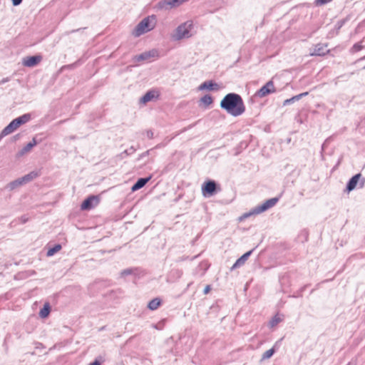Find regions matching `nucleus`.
I'll return each instance as SVG.
<instances>
[{
	"label": "nucleus",
	"mask_w": 365,
	"mask_h": 365,
	"mask_svg": "<svg viewBox=\"0 0 365 365\" xmlns=\"http://www.w3.org/2000/svg\"><path fill=\"white\" fill-rule=\"evenodd\" d=\"M220 107L232 116H239L245 110L242 97L237 93L227 94L220 102Z\"/></svg>",
	"instance_id": "1"
},
{
	"label": "nucleus",
	"mask_w": 365,
	"mask_h": 365,
	"mask_svg": "<svg viewBox=\"0 0 365 365\" xmlns=\"http://www.w3.org/2000/svg\"><path fill=\"white\" fill-rule=\"evenodd\" d=\"M193 27L192 21H187L179 25L175 30L174 34L172 35L173 39L179 41L182 38H188L192 36L190 33Z\"/></svg>",
	"instance_id": "2"
},
{
	"label": "nucleus",
	"mask_w": 365,
	"mask_h": 365,
	"mask_svg": "<svg viewBox=\"0 0 365 365\" xmlns=\"http://www.w3.org/2000/svg\"><path fill=\"white\" fill-rule=\"evenodd\" d=\"M31 115L29 113L24 114L23 115L13 120L4 129L1 131V136H6L15 130H16L21 125L24 124L29 121Z\"/></svg>",
	"instance_id": "3"
},
{
	"label": "nucleus",
	"mask_w": 365,
	"mask_h": 365,
	"mask_svg": "<svg viewBox=\"0 0 365 365\" xmlns=\"http://www.w3.org/2000/svg\"><path fill=\"white\" fill-rule=\"evenodd\" d=\"M278 201V198L273 197L271 199H269L266 200L264 202H263L262 205H258L253 208L250 212L245 214V217H248L252 215H258L260 214L268 209L276 205V203Z\"/></svg>",
	"instance_id": "4"
},
{
	"label": "nucleus",
	"mask_w": 365,
	"mask_h": 365,
	"mask_svg": "<svg viewBox=\"0 0 365 365\" xmlns=\"http://www.w3.org/2000/svg\"><path fill=\"white\" fill-rule=\"evenodd\" d=\"M150 20L149 17L143 19L134 29L133 34L138 37L140 35L152 30L154 28L155 24Z\"/></svg>",
	"instance_id": "5"
},
{
	"label": "nucleus",
	"mask_w": 365,
	"mask_h": 365,
	"mask_svg": "<svg viewBox=\"0 0 365 365\" xmlns=\"http://www.w3.org/2000/svg\"><path fill=\"white\" fill-rule=\"evenodd\" d=\"M220 190L219 185L212 180L205 181L202 185V194L205 197H211Z\"/></svg>",
	"instance_id": "6"
},
{
	"label": "nucleus",
	"mask_w": 365,
	"mask_h": 365,
	"mask_svg": "<svg viewBox=\"0 0 365 365\" xmlns=\"http://www.w3.org/2000/svg\"><path fill=\"white\" fill-rule=\"evenodd\" d=\"M276 91L274 85L272 81H269L264 86H263L257 92L256 96L259 98H264L270 93Z\"/></svg>",
	"instance_id": "7"
},
{
	"label": "nucleus",
	"mask_w": 365,
	"mask_h": 365,
	"mask_svg": "<svg viewBox=\"0 0 365 365\" xmlns=\"http://www.w3.org/2000/svg\"><path fill=\"white\" fill-rule=\"evenodd\" d=\"M182 0H163L158 3V7L161 9L168 10L179 6Z\"/></svg>",
	"instance_id": "8"
},
{
	"label": "nucleus",
	"mask_w": 365,
	"mask_h": 365,
	"mask_svg": "<svg viewBox=\"0 0 365 365\" xmlns=\"http://www.w3.org/2000/svg\"><path fill=\"white\" fill-rule=\"evenodd\" d=\"M94 202L95 205H96L98 202V197L95 195L89 196L83 202V203L81 205V208L83 210H91L94 207Z\"/></svg>",
	"instance_id": "9"
},
{
	"label": "nucleus",
	"mask_w": 365,
	"mask_h": 365,
	"mask_svg": "<svg viewBox=\"0 0 365 365\" xmlns=\"http://www.w3.org/2000/svg\"><path fill=\"white\" fill-rule=\"evenodd\" d=\"M41 61V56H29L24 59L23 64L27 67H34L38 64Z\"/></svg>",
	"instance_id": "10"
},
{
	"label": "nucleus",
	"mask_w": 365,
	"mask_h": 365,
	"mask_svg": "<svg viewBox=\"0 0 365 365\" xmlns=\"http://www.w3.org/2000/svg\"><path fill=\"white\" fill-rule=\"evenodd\" d=\"M327 45L323 43H318L315 46L313 51L310 53L311 56H324L329 50L327 48Z\"/></svg>",
	"instance_id": "11"
},
{
	"label": "nucleus",
	"mask_w": 365,
	"mask_h": 365,
	"mask_svg": "<svg viewBox=\"0 0 365 365\" xmlns=\"http://www.w3.org/2000/svg\"><path fill=\"white\" fill-rule=\"evenodd\" d=\"M252 252V251L250 250V251L245 253L239 259H237V260L235 262V263L231 267V269L232 270L235 269L243 265L245 263V262L247 260L248 257L250 256Z\"/></svg>",
	"instance_id": "12"
},
{
	"label": "nucleus",
	"mask_w": 365,
	"mask_h": 365,
	"mask_svg": "<svg viewBox=\"0 0 365 365\" xmlns=\"http://www.w3.org/2000/svg\"><path fill=\"white\" fill-rule=\"evenodd\" d=\"M158 55V51L155 50H152L150 51L144 52L138 56H136V60L138 61L148 60L150 58H154Z\"/></svg>",
	"instance_id": "13"
},
{
	"label": "nucleus",
	"mask_w": 365,
	"mask_h": 365,
	"mask_svg": "<svg viewBox=\"0 0 365 365\" xmlns=\"http://www.w3.org/2000/svg\"><path fill=\"white\" fill-rule=\"evenodd\" d=\"M37 142L35 138H33L32 141L27 143L17 154L19 157L29 153L36 145Z\"/></svg>",
	"instance_id": "14"
},
{
	"label": "nucleus",
	"mask_w": 365,
	"mask_h": 365,
	"mask_svg": "<svg viewBox=\"0 0 365 365\" xmlns=\"http://www.w3.org/2000/svg\"><path fill=\"white\" fill-rule=\"evenodd\" d=\"M360 177H361V174L359 173V174H356L354 176H353L349 180V182H348L347 185H346V190L349 192L353 190L356 187Z\"/></svg>",
	"instance_id": "15"
},
{
	"label": "nucleus",
	"mask_w": 365,
	"mask_h": 365,
	"mask_svg": "<svg viewBox=\"0 0 365 365\" xmlns=\"http://www.w3.org/2000/svg\"><path fill=\"white\" fill-rule=\"evenodd\" d=\"M150 177L139 178L137 182L133 185L132 190L136 191L143 187L150 180Z\"/></svg>",
	"instance_id": "16"
},
{
	"label": "nucleus",
	"mask_w": 365,
	"mask_h": 365,
	"mask_svg": "<svg viewBox=\"0 0 365 365\" xmlns=\"http://www.w3.org/2000/svg\"><path fill=\"white\" fill-rule=\"evenodd\" d=\"M155 91H149L143 96L141 97V98L140 99V102L145 104L148 102L153 100L155 97Z\"/></svg>",
	"instance_id": "17"
},
{
	"label": "nucleus",
	"mask_w": 365,
	"mask_h": 365,
	"mask_svg": "<svg viewBox=\"0 0 365 365\" xmlns=\"http://www.w3.org/2000/svg\"><path fill=\"white\" fill-rule=\"evenodd\" d=\"M38 175V173L37 172L32 171V172L29 173V174L25 175L22 178H21V181H23L24 184H26V183L31 182V180H33L34 179H35L36 178H37Z\"/></svg>",
	"instance_id": "18"
},
{
	"label": "nucleus",
	"mask_w": 365,
	"mask_h": 365,
	"mask_svg": "<svg viewBox=\"0 0 365 365\" xmlns=\"http://www.w3.org/2000/svg\"><path fill=\"white\" fill-rule=\"evenodd\" d=\"M161 304V300L160 298H154L150 300L148 304V308L150 310H156Z\"/></svg>",
	"instance_id": "19"
},
{
	"label": "nucleus",
	"mask_w": 365,
	"mask_h": 365,
	"mask_svg": "<svg viewBox=\"0 0 365 365\" xmlns=\"http://www.w3.org/2000/svg\"><path fill=\"white\" fill-rule=\"evenodd\" d=\"M218 86L215 83H212V81H205L200 86V89H208V90H214L217 88Z\"/></svg>",
	"instance_id": "20"
},
{
	"label": "nucleus",
	"mask_w": 365,
	"mask_h": 365,
	"mask_svg": "<svg viewBox=\"0 0 365 365\" xmlns=\"http://www.w3.org/2000/svg\"><path fill=\"white\" fill-rule=\"evenodd\" d=\"M24 185L23 181H21V178H19L16 180H14L12 182H11L9 185H8V188H9V190H14L16 189V187H19V186H21Z\"/></svg>",
	"instance_id": "21"
},
{
	"label": "nucleus",
	"mask_w": 365,
	"mask_h": 365,
	"mask_svg": "<svg viewBox=\"0 0 365 365\" xmlns=\"http://www.w3.org/2000/svg\"><path fill=\"white\" fill-rule=\"evenodd\" d=\"M50 312V306L48 303H46L43 307L40 310L39 316L41 318H46L48 317Z\"/></svg>",
	"instance_id": "22"
},
{
	"label": "nucleus",
	"mask_w": 365,
	"mask_h": 365,
	"mask_svg": "<svg viewBox=\"0 0 365 365\" xmlns=\"http://www.w3.org/2000/svg\"><path fill=\"white\" fill-rule=\"evenodd\" d=\"M61 249V245H59V244L56 245L53 247L50 248L48 250L46 255L48 257L53 256L55 253H56L57 252L60 251Z\"/></svg>",
	"instance_id": "23"
},
{
	"label": "nucleus",
	"mask_w": 365,
	"mask_h": 365,
	"mask_svg": "<svg viewBox=\"0 0 365 365\" xmlns=\"http://www.w3.org/2000/svg\"><path fill=\"white\" fill-rule=\"evenodd\" d=\"M200 101L205 105V106H210L212 103V98L210 95H205L203 97L201 98Z\"/></svg>",
	"instance_id": "24"
},
{
	"label": "nucleus",
	"mask_w": 365,
	"mask_h": 365,
	"mask_svg": "<svg viewBox=\"0 0 365 365\" xmlns=\"http://www.w3.org/2000/svg\"><path fill=\"white\" fill-rule=\"evenodd\" d=\"M274 353V349H268L263 354H262V360H264V359H269Z\"/></svg>",
	"instance_id": "25"
},
{
	"label": "nucleus",
	"mask_w": 365,
	"mask_h": 365,
	"mask_svg": "<svg viewBox=\"0 0 365 365\" xmlns=\"http://www.w3.org/2000/svg\"><path fill=\"white\" fill-rule=\"evenodd\" d=\"M331 0H315V4L317 6H322L330 2Z\"/></svg>",
	"instance_id": "26"
},
{
	"label": "nucleus",
	"mask_w": 365,
	"mask_h": 365,
	"mask_svg": "<svg viewBox=\"0 0 365 365\" xmlns=\"http://www.w3.org/2000/svg\"><path fill=\"white\" fill-rule=\"evenodd\" d=\"M364 48V46L361 44V43H355L353 46V50L354 51H360L361 49H362Z\"/></svg>",
	"instance_id": "27"
},
{
	"label": "nucleus",
	"mask_w": 365,
	"mask_h": 365,
	"mask_svg": "<svg viewBox=\"0 0 365 365\" xmlns=\"http://www.w3.org/2000/svg\"><path fill=\"white\" fill-rule=\"evenodd\" d=\"M296 100L295 98V96H293L292 98H289V99H287L284 101V106H286V105H288V104H290L293 102H294Z\"/></svg>",
	"instance_id": "28"
},
{
	"label": "nucleus",
	"mask_w": 365,
	"mask_h": 365,
	"mask_svg": "<svg viewBox=\"0 0 365 365\" xmlns=\"http://www.w3.org/2000/svg\"><path fill=\"white\" fill-rule=\"evenodd\" d=\"M307 95H308V92H304V93H302L295 96V98H296V100L298 101V100L301 99L303 96H306Z\"/></svg>",
	"instance_id": "29"
},
{
	"label": "nucleus",
	"mask_w": 365,
	"mask_h": 365,
	"mask_svg": "<svg viewBox=\"0 0 365 365\" xmlns=\"http://www.w3.org/2000/svg\"><path fill=\"white\" fill-rule=\"evenodd\" d=\"M131 272H132L131 269H124L123 271H122L121 275L122 276L128 275V274H130Z\"/></svg>",
	"instance_id": "30"
},
{
	"label": "nucleus",
	"mask_w": 365,
	"mask_h": 365,
	"mask_svg": "<svg viewBox=\"0 0 365 365\" xmlns=\"http://www.w3.org/2000/svg\"><path fill=\"white\" fill-rule=\"evenodd\" d=\"M279 322V318H277L276 317L272 319V320L270 322L271 323V326H274L275 324H277L278 322Z\"/></svg>",
	"instance_id": "31"
},
{
	"label": "nucleus",
	"mask_w": 365,
	"mask_h": 365,
	"mask_svg": "<svg viewBox=\"0 0 365 365\" xmlns=\"http://www.w3.org/2000/svg\"><path fill=\"white\" fill-rule=\"evenodd\" d=\"M23 0H11L12 1V4L14 6H19V4H21Z\"/></svg>",
	"instance_id": "32"
},
{
	"label": "nucleus",
	"mask_w": 365,
	"mask_h": 365,
	"mask_svg": "<svg viewBox=\"0 0 365 365\" xmlns=\"http://www.w3.org/2000/svg\"><path fill=\"white\" fill-rule=\"evenodd\" d=\"M149 153H150V150L143 153L141 155H140L138 160H140L145 156H148L149 155Z\"/></svg>",
	"instance_id": "33"
},
{
	"label": "nucleus",
	"mask_w": 365,
	"mask_h": 365,
	"mask_svg": "<svg viewBox=\"0 0 365 365\" xmlns=\"http://www.w3.org/2000/svg\"><path fill=\"white\" fill-rule=\"evenodd\" d=\"M146 135L148 138L151 139L153 138V132L152 130H148L146 132Z\"/></svg>",
	"instance_id": "34"
},
{
	"label": "nucleus",
	"mask_w": 365,
	"mask_h": 365,
	"mask_svg": "<svg viewBox=\"0 0 365 365\" xmlns=\"http://www.w3.org/2000/svg\"><path fill=\"white\" fill-rule=\"evenodd\" d=\"M210 289H211V288H210V285H207V286L205 287L204 290H203V293H204L205 294H208V293H209V292L210 291Z\"/></svg>",
	"instance_id": "35"
},
{
	"label": "nucleus",
	"mask_w": 365,
	"mask_h": 365,
	"mask_svg": "<svg viewBox=\"0 0 365 365\" xmlns=\"http://www.w3.org/2000/svg\"><path fill=\"white\" fill-rule=\"evenodd\" d=\"M79 30H81V29H76V30L68 31H66V32L64 33V34H65V35H66V36H68V35H70V34H72V33H74V32L78 31Z\"/></svg>",
	"instance_id": "36"
},
{
	"label": "nucleus",
	"mask_w": 365,
	"mask_h": 365,
	"mask_svg": "<svg viewBox=\"0 0 365 365\" xmlns=\"http://www.w3.org/2000/svg\"><path fill=\"white\" fill-rule=\"evenodd\" d=\"M89 365H101V363L98 359H96L94 361L90 363Z\"/></svg>",
	"instance_id": "37"
},
{
	"label": "nucleus",
	"mask_w": 365,
	"mask_h": 365,
	"mask_svg": "<svg viewBox=\"0 0 365 365\" xmlns=\"http://www.w3.org/2000/svg\"><path fill=\"white\" fill-rule=\"evenodd\" d=\"M130 153L135 152V149L133 147H131L130 148Z\"/></svg>",
	"instance_id": "38"
},
{
	"label": "nucleus",
	"mask_w": 365,
	"mask_h": 365,
	"mask_svg": "<svg viewBox=\"0 0 365 365\" xmlns=\"http://www.w3.org/2000/svg\"><path fill=\"white\" fill-rule=\"evenodd\" d=\"M347 365H355V364L352 363V362H349Z\"/></svg>",
	"instance_id": "39"
},
{
	"label": "nucleus",
	"mask_w": 365,
	"mask_h": 365,
	"mask_svg": "<svg viewBox=\"0 0 365 365\" xmlns=\"http://www.w3.org/2000/svg\"><path fill=\"white\" fill-rule=\"evenodd\" d=\"M364 68V69H365V66H364V68Z\"/></svg>",
	"instance_id": "40"
}]
</instances>
